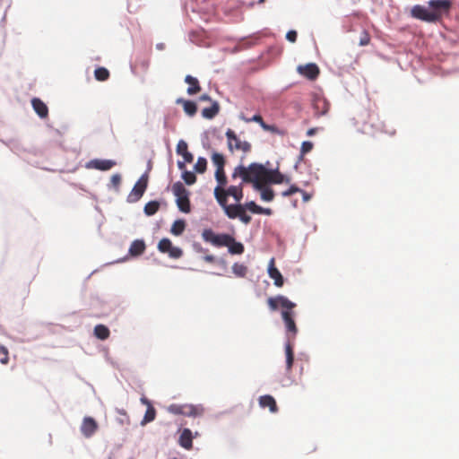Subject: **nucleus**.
Instances as JSON below:
<instances>
[{
	"mask_svg": "<svg viewBox=\"0 0 459 459\" xmlns=\"http://www.w3.org/2000/svg\"><path fill=\"white\" fill-rule=\"evenodd\" d=\"M140 401H141V403H142L143 404H145V405L147 406V408H148L150 405H152V404L151 403V402H150V401H149L145 396L141 397Z\"/></svg>",
	"mask_w": 459,
	"mask_h": 459,
	"instance_id": "3c124183",
	"label": "nucleus"
},
{
	"mask_svg": "<svg viewBox=\"0 0 459 459\" xmlns=\"http://www.w3.org/2000/svg\"><path fill=\"white\" fill-rule=\"evenodd\" d=\"M311 100L315 116L321 117L327 114L330 108V102L323 95L314 93Z\"/></svg>",
	"mask_w": 459,
	"mask_h": 459,
	"instance_id": "9d476101",
	"label": "nucleus"
},
{
	"mask_svg": "<svg viewBox=\"0 0 459 459\" xmlns=\"http://www.w3.org/2000/svg\"><path fill=\"white\" fill-rule=\"evenodd\" d=\"M300 193L303 195L304 201H308L310 199V195L307 192L302 190Z\"/></svg>",
	"mask_w": 459,
	"mask_h": 459,
	"instance_id": "603ef678",
	"label": "nucleus"
},
{
	"mask_svg": "<svg viewBox=\"0 0 459 459\" xmlns=\"http://www.w3.org/2000/svg\"><path fill=\"white\" fill-rule=\"evenodd\" d=\"M146 248V246L143 242V240L136 239L132 242L130 248H129V254L132 256H138L142 255Z\"/></svg>",
	"mask_w": 459,
	"mask_h": 459,
	"instance_id": "4be33fe9",
	"label": "nucleus"
},
{
	"mask_svg": "<svg viewBox=\"0 0 459 459\" xmlns=\"http://www.w3.org/2000/svg\"><path fill=\"white\" fill-rule=\"evenodd\" d=\"M204 260L207 263H214L215 257L212 255H207L204 256Z\"/></svg>",
	"mask_w": 459,
	"mask_h": 459,
	"instance_id": "8fccbe9b",
	"label": "nucleus"
},
{
	"mask_svg": "<svg viewBox=\"0 0 459 459\" xmlns=\"http://www.w3.org/2000/svg\"><path fill=\"white\" fill-rule=\"evenodd\" d=\"M168 411L176 415L196 417L204 413V408L201 405L173 403L168 407Z\"/></svg>",
	"mask_w": 459,
	"mask_h": 459,
	"instance_id": "39448f33",
	"label": "nucleus"
},
{
	"mask_svg": "<svg viewBox=\"0 0 459 459\" xmlns=\"http://www.w3.org/2000/svg\"><path fill=\"white\" fill-rule=\"evenodd\" d=\"M273 213L272 209L261 207V212L258 214L271 215Z\"/></svg>",
	"mask_w": 459,
	"mask_h": 459,
	"instance_id": "09e8293b",
	"label": "nucleus"
},
{
	"mask_svg": "<svg viewBox=\"0 0 459 459\" xmlns=\"http://www.w3.org/2000/svg\"><path fill=\"white\" fill-rule=\"evenodd\" d=\"M411 14L413 18L427 22H435L440 19V13H431L420 4L414 5L411 10Z\"/></svg>",
	"mask_w": 459,
	"mask_h": 459,
	"instance_id": "6e6552de",
	"label": "nucleus"
},
{
	"mask_svg": "<svg viewBox=\"0 0 459 459\" xmlns=\"http://www.w3.org/2000/svg\"><path fill=\"white\" fill-rule=\"evenodd\" d=\"M94 76H95L96 80L104 82L108 79L109 72L105 67H98L94 71Z\"/></svg>",
	"mask_w": 459,
	"mask_h": 459,
	"instance_id": "7c9ffc66",
	"label": "nucleus"
},
{
	"mask_svg": "<svg viewBox=\"0 0 459 459\" xmlns=\"http://www.w3.org/2000/svg\"><path fill=\"white\" fill-rule=\"evenodd\" d=\"M148 185V176L143 175L134 186L131 193L128 195L129 202H137L143 195Z\"/></svg>",
	"mask_w": 459,
	"mask_h": 459,
	"instance_id": "9b49d317",
	"label": "nucleus"
},
{
	"mask_svg": "<svg viewBox=\"0 0 459 459\" xmlns=\"http://www.w3.org/2000/svg\"><path fill=\"white\" fill-rule=\"evenodd\" d=\"M245 121L247 123L256 122L260 125L261 127H263V124H264L263 117L258 114L254 115L251 118H246Z\"/></svg>",
	"mask_w": 459,
	"mask_h": 459,
	"instance_id": "c03bdc74",
	"label": "nucleus"
},
{
	"mask_svg": "<svg viewBox=\"0 0 459 459\" xmlns=\"http://www.w3.org/2000/svg\"><path fill=\"white\" fill-rule=\"evenodd\" d=\"M31 105L34 111L41 118H46L48 116V108L47 105L39 98H33L31 100Z\"/></svg>",
	"mask_w": 459,
	"mask_h": 459,
	"instance_id": "aec40b11",
	"label": "nucleus"
},
{
	"mask_svg": "<svg viewBox=\"0 0 459 459\" xmlns=\"http://www.w3.org/2000/svg\"><path fill=\"white\" fill-rule=\"evenodd\" d=\"M429 4L434 9L432 13H438L441 16L442 13H448L451 8L452 2L450 0H430Z\"/></svg>",
	"mask_w": 459,
	"mask_h": 459,
	"instance_id": "2eb2a0df",
	"label": "nucleus"
},
{
	"mask_svg": "<svg viewBox=\"0 0 459 459\" xmlns=\"http://www.w3.org/2000/svg\"><path fill=\"white\" fill-rule=\"evenodd\" d=\"M229 252L232 255H241L244 253V245L240 242L236 241L235 238L232 237V241H230V246H227Z\"/></svg>",
	"mask_w": 459,
	"mask_h": 459,
	"instance_id": "393cba45",
	"label": "nucleus"
},
{
	"mask_svg": "<svg viewBox=\"0 0 459 459\" xmlns=\"http://www.w3.org/2000/svg\"><path fill=\"white\" fill-rule=\"evenodd\" d=\"M157 48H158L159 49H163V44H159V45H157Z\"/></svg>",
	"mask_w": 459,
	"mask_h": 459,
	"instance_id": "4d7b16f0",
	"label": "nucleus"
},
{
	"mask_svg": "<svg viewBox=\"0 0 459 459\" xmlns=\"http://www.w3.org/2000/svg\"><path fill=\"white\" fill-rule=\"evenodd\" d=\"M219 104L217 102H213V104L210 108H205L202 110V115L205 118H212L219 112Z\"/></svg>",
	"mask_w": 459,
	"mask_h": 459,
	"instance_id": "bb28decb",
	"label": "nucleus"
},
{
	"mask_svg": "<svg viewBox=\"0 0 459 459\" xmlns=\"http://www.w3.org/2000/svg\"><path fill=\"white\" fill-rule=\"evenodd\" d=\"M261 192V198L264 201L271 202L274 198V192L272 188L267 187V186H263L261 189H257Z\"/></svg>",
	"mask_w": 459,
	"mask_h": 459,
	"instance_id": "c85d7f7f",
	"label": "nucleus"
},
{
	"mask_svg": "<svg viewBox=\"0 0 459 459\" xmlns=\"http://www.w3.org/2000/svg\"><path fill=\"white\" fill-rule=\"evenodd\" d=\"M316 128H310V129H308V130H307V134L308 136H311V135H313V134H316Z\"/></svg>",
	"mask_w": 459,
	"mask_h": 459,
	"instance_id": "5fc2aeb1",
	"label": "nucleus"
},
{
	"mask_svg": "<svg viewBox=\"0 0 459 459\" xmlns=\"http://www.w3.org/2000/svg\"><path fill=\"white\" fill-rule=\"evenodd\" d=\"M215 178L218 182V186H221L224 187L227 184V177L224 171V169L218 168L215 171Z\"/></svg>",
	"mask_w": 459,
	"mask_h": 459,
	"instance_id": "2f4dec72",
	"label": "nucleus"
},
{
	"mask_svg": "<svg viewBox=\"0 0 459 459\" xmlns=\"http://www.w3.org/2000/svg\"><path fill=\"white\" fill-rule=\"evenodd\" d=\"M265 0H259V3L262 4L264 3Z\"/></svg>",
	"mask_w": 459,
	"mask_h": 459,
	"instance_id": "13d9d810",
	"label": "nucleus"
},
{
	"mask_svg": "<svg viewBox=\"0 0 459 459\" xmlns=\"http://www.w3.org/2000/svg\"><path fill=\"white\" fill-rule=\"evenodd\" d=\"M313 143L309 142V141H305L302 143L301 144V148H300V154L301 156H304L305 154L308 153L309 152H311V150L313 149Z\"/></svg>",
	"mask_w": 459,
	"mask_h": 459,
	"instance_id": "ea45409f",
	"label": "nucleus"
},
{
	"mask_svg": "<svg viewBox=\"0 0 459 459\" xmlns=\"http://www.w3.org/2000/svg\"><path fill=\"white\" fill-rule=\"evenodd\" d=\"M370 42V35L367 30H363L359 39V46H368Z\"/></svg>",
	"mask_w": 459,
	"mask_h": 459,
	"instance_id": "79ce46f5",
	"label": "nucleus"
},
{
	"mask_svg": "<svg viewBox=\"0 0 459 459\" xmlns=\"http://www.w3.org/2000/svg\"><path fill=\"white\" fill-rule=\"evenodd\" d=\"M300 192H302V189H300L299 187H298L295 185H292V186H290V187L289 189H287L286 191H283L281 193V195H282V196L288 197V196L292 195L293 194L300 193Z\"/></svg>",
	"mask_w": 459,
	"mask_h": 459,
	"instance_id": "a19ab883",
	"label": "nucleus"
},
{
	"mask_svg": "<svg viewBox=\"0 0 459 459\" xmlns=\"http://www.w3.org/2000/svg\"><path fill=\"white\" fill-rule=\"evenodd\" d=\"M172 192L176 196V203L178 209L185 213H189L191 211L189 192L181 182H176L172 186Z\"/></svg>",
	"mask_w": 459,
	"mask_h": 459,
	"instance_id": "20e7f679",
	"label": "nucleus"
},
{
	"mask_svg": "<svg viewBox=\"0 0 459 459\" xmlns=\"http://www.w3.org/2000/svg\"><path fill=\"white\" fill-rule=\"evenodd\" d=\"M214 197L228 218L232 220L238 218L246 225L251 222V216L244 213L240 204L243 199L242 183L238 186H230L227 189L217 186L214 188Z\"/></svg>",
	"mask_w": 459,
	"mask_h": 459,
	"instance_id": "7ed1b4c3",
	"label": "nucleus"
},
{
	"mask_svg": "<svg viewBox=\"0 0 459 459\" xmlns=\"http://www.w3.org/2000/svg\"><path fill=\"white\" fill-rule=\"evenodd\" d=\"M185 82L189 85L186 91L189 95L196 94L201 91L199 82L195 77H193L192 75H186Z\"/></svg>",
	"mask_w": 459,
	"mask_h": 459,
	"instance_id": "412c9836",
	"label": "nucleus"
},
{
	"mask_svg": "<svg viewBox=\"0 0 459 459\" xmlns=\"http://www.w3.org/2000/svg\"><path fill=\"white\" fill-rule=\"evenodd\" d=\"M207 160L205 158L199 157L195 165V170L198 173H204L206 170Z\"/></svg>",
	"mask_w": 459,
	"mask_h": 459,
	"instance_id": "c9c22d12",
	"label": "nucleus"
},
{
	"mask_svg": "<svg viewBox=\"0 0 459 459\" xmlns=\"http://www.w3.org/2000/svg\"><path fill=\"white\" fill-rule=\"evenodd\" d=\"M116 165V162L111 160H92L90 161L88 167L93 168L98 170H108Z\"/></svg>",
	"mask_w": 459,
	"mask_h": 459,
	"instance_id": "a211bd4d",
	"label": "nucleus"
},
{
	"mask_svg": "<svg viewBox=\"0 0 459 459\" xmlns=\"http://www.w3.org/2000/svg\"><path fill=\"white\" fill-rule=\"evenodd\" d=\"M268 274L270 278H272L274 281V285L277 287H282L284 283V279L281 273V272L275 266V259L271 258L268 264Z\"/></svg>",
	"mask_w": 459,
	"mask_h": 459,
	"instance_id": "4468645a",
	"label": "nucleus"
},
{
	"mask_svg": "<svg viewBox=\"0 0 459 459\" xmlns=\"http://www.w3.org/2000/svg\"><path fill=\"white\" fill-rule=\"evenodd\" d=\"M267 305L269 309L273 312L281 308V315L288 337V342L285 344L286 369L287 371H290L294 361L293 344L291 343V341L295 339L298 333V327L295 323L296 313L294 311L297 304L283 295H277L268 298Z\"/></svg>",
	"mask_w": 459,
	"mask_h": 459,
	"instance_id": "f257e3e1",
	"label": "nucleus"
},
{
	"mask_svg": "<svg viewBox=\"0 0 459 459\" xmlns=\"http://www.w3.org/2000/svg\"><path fill=\"white\" fill-rule=\"evenodd\" d=\"M155 417H156V410L152 405H150L145 411L144 417H143L141 424L143 426L146 425L147 423L153 421Z\"/></svg>",
	"mask_w": 459,
	"mask_h": 459,
	"instance_id": "cd10ccee",
	"label": "nucleus"
},
{
	"mask_svg": "<svg viewBox=\"0 0 459 459\" xmlns=\"http://www.w3.org/2000/svg\"><path fill=\"white\" fill-rule=\"evenodd\" d=\"M262 128L264 131L270 132V133L274 134L284 135V134H285L283 130L279 129L274 125H268V124L264 123V124H263V127Z\"/></svg>",
	"mask_w": 459,
	"mask_h": 459,
	"instance_id": "4c0bfd02",
	"label": "nucleus"
},
{
	"mask_svg": "<svg viewBox=\"0 0 459 459\" xmlns=\"http://www.w3.org/2000/svg\"><path fill=\"white\" fill-rule=\"evenodd\" d=\"M258 403L261 408H269V411L273 413H275L278 411V407L275 399L270 395L265 394L262 395L258 399Z\"/></svg>",
	"mask_w": 459,
	"mask_h": 459,
	"instance_id": "dca6fc26",
	"label": "nucleus"
},
{
	"mask_svg": "<svg viewBox=\"0 0 459 459\" xmlns=\"http://www.w3.org/2000/svg\"><path fill=\"white\" fill-rule=\"evenodd\" d=\"M297 37H298V34H297V31L296 30H289L286 34V39L291 42V43H294L296 42L297 40Z\"/></svg>",
	"mask_w": 459,
	"mask_h": 459,
	"instance_id": "a18cd8bd",
	"label": "nucleus"
},
{
	"mask_svg": "<svg viewBox=\"0 0 459 459\" xmlns=\"http://www.w3.org/2000/svg\"><path fill=\"white\" fill-rule=\"evenodd\" d=\"M202 100H210V97L207 94H204L200 98Z\"/></svg>",
	"mask_w": 459,
	"mask_h": 459,
	"instance_id": "6e6d98bb",
	"label": "nucleus"
},
{
	"mask_svg": "<svg viewBox=\"0 0 459 459\" xmlns=\"http://www.w3.org/2000/svg\"><path fill=\"white\" fill-rule=\"evenodd\" d=\"M99 429L98 422L90 416L84 417L80 428L81 433L86 438L91 437Z\"/></svg>",
	"mask_w": 459,
	"mask_h": 459,
	"instance_id": "f8f14e48",
	"label": "nucleus"
},
{
	"mask_svg": "<svg viewBox=\"0 0 459 459\" xmlns=\"http://www.w3.org/2000/svg\"><path fill=\"white\" fill-rule=\"evenodd\" d=\"M109 329L104 325H97L94 327L95 337L101 341L107 340L109 337Z\"/></svg>",
	"mask_w": 459,
	"mask_h": 459,
	"instance_id": "b1692460",
	"label": "nucleus"
},
{
	"mask_svg": "<svg viewBox=\"0 0 459 459\" xmlns=\"http://www.w3.org/2000/svg\"><path fill=\"white\" fill-rule=\"evenodd\" d=\"M232 272L238 277H245L247 273V267L242 264L235 263L232 265Z\"/></svg>",
	"mask_w": 459,
	"mask_h": 459,
	"instance_id": "473e14b6",
	"label": "nucleus"
},
{
	"mask_svg": "<svg viewBox=\"0 0 459 459\" xmlns=\"http://www.w3.org/2000/svg\"><path fill=\"white\" fill-rule=\"evenodd\" d=\"M202 238L205 242L211 243L217 247L230 246V241H232V236L230 234H215L212 230L205 229L202 232Z\"/></svg>",
	"mask_w": 459,
	"mask_h": 459,
	"instance_id": "423d86ee",
	"label": "nucleus"
},
{
	"mask_svg": "<svg viewBox=\"0 0 459 459\" xmlns=\"http://www.w3.org/2000/svg\"><path fill=\"white\" fill-rule=\"evenodd\" d=\"M298 72L299 74L305 76L309 80H315L319 75V68L314 63H309L305 65H299Z\"/></svg>",
	"mask_w": 459,
	"mask_h": 459,
	"instance_id": "ddd939ff",
	"label": "nucleus"
},
{
	"mask_svg": "<svg viewBox=\"0 0 459 459\" xmlns=\"http://www.w3.org/2000/svg\"><path fill=\"white\" fill-rule=\"evenodd\" d=\"M242 208L244 211V213H247L246 211L248 210L249 212L253 213L258 214L259 212H261V206L257 205L254 201H250L246 203L245 204H242Z\"/></svg>",
	"mask_w": 459,
	"mask_h": 459,
	"instance_id": "72a5a7b5",
	"label": "nucleus"
},
{
	"mask_svg": "<svg viewBox=\"0 0 459 459\" xmlns=\"http://www.w3.org/2000/svg\"><path fill=\"white\" fill-rule=\"evenodd\" d=\"M186 229V221L184 220H177L173 222L170 232L175 236H180Z\"/></svg>",
	"mask_w": 459,
	"mask_h": 459,
	"instance_id": "a878e982",
	"label": "nucleus"
},
{
	"mask_svg": "<svg viewBox=\"0 0 459 459\" xmlns=\"http://www.w3.org/2000/svg\"><path fill=\"white\" fill-rule=\"evenodd\" d=\"M160 207V204L157 201H151L144 206V212L148 216L155 214Z\"/></svg>",
	"mask_w": 459,
	"mask_h": 459,
	"instance_id": "c756f323",
	"label": "nucleus"
},
{
	"mask_svg": "<svg viewBox=\"0 0 459 459\" xmlns=\"http://www.w3.org/2000/svg\"><path fill=\"white\" fill-rule=\"evenodd\" d=\"M179 445L185 449L190 450L193 447V434L189 429H184L179 436Z\"/></svg>",
	"mask_w": 459,
	"mask_h": 459,
	"instance_id": "6ab92c4d",
	"label": "nucleus"
},
{
	"mask_svg": "<svg viewBox=\"0 0 459 459\" xmlns=\"http://www.w3.org/2000/svg\"><path fill=\"white\" fill-rule=\"evenodd\" d=\"M232 178H240L242 184L250 183L255 189H261L268 184L290 183L278 169H268L263 164L253 162L248 166L238 165L232 173Z\"/></svg>",
	"mask_w": 459,
	"mask_h": 459,
	"instance_id": "f03ea898",
	"label": "nucleus"
},
{
	"mask_svg": "<svg viewBox=\"0 0 459 459\" xmlns=\"http://www.w3.org/2000/svg\"><path fill=\"white\" fill-rule=\"evenodd\" d=\"M158 250L161 253L168 254L170 258L178 259L183 255L180 247H174L169 238H162L158 244Z\"/></svg>",
	"mask_w": 459,
	"mask_h": 459,
	"instance_id": "1a4fd4ad",
	"label": "nucleus"
},
{
	"mask_svg": "<svg viewBox=\"0 0 459 459\" xmlns=\"http://www.w3.org/2000/svg\"><path fill=\"white\" fill-rule=\"evenodd\" d=\"M187 152H188V150H187V143L185 141L180 140L178 143V144H177V152H178V154L183 155V153H186Z\"/></svg>",
	"mask_w": 459,
	"mask_h": 459,
	"instance_id": "37998d69",
	"label": "nucleus"
},
{
	"mask_svg": "<svg viewBox=\"0 0 459 459\" xmlns=\"http://www.w3.org/2000/svg\"><path fill=\"white\" fill-rule=\"evenodd\" d=\"M150 65L149 58L141 57L134 61L131 65L133 74L138 75L140 74L146 73Z\"/></svg>",
	"mask_w": 459,
	"mask_h": 459,
	"instance_id": "f3484780",
	"label": "nucleus"
},
{
	"mask_svg": "<svg viewBox=\"0 0 459 459\" xmlns=\"http://www.w3.org/2000/svg\"><path fill=\"white\" fill-rule=\"evenodd\" d=\"M185 163H186L185 161H178V169H181V170L185 169V168H186Z\"/></svg>",
	"mask_w": 459,
	"mask_h": 459,
	"instance_id": "864d4df0",
	"label": "nucleus"
},
{
	"mask_svg": "<svg viewBox=\"0 0 459 459\" xmlns=\"http://www.w3.org/2000/svg\"><path fill=\"white\" fill-rule=\"evenodd\" d=\"M212 160L213 164L216 166V169H218V168L224 169L225 160H224V157L222 154L214 152L212 155Z\"/></svg>",
	"mask_w": 459,
	"mask_h": 459,
	"instance_id": "f704fd0d",
	"label": "nucleus"
},
{
	"mask_svg": "<svg viewBox=\"0 0 459 459\" xmlns=\"http://www.w3.org/2000/svg\"><path fill=\"white\" fill-rule=\"evenodd\" d=\"M182 178L187 185H193L196 181V176L195 175V173L188 170L183 171Z\"/></svg>",
	"mask_w": 459,
	"mask_h": 459,
	"instance_id": "e433bc0d",
	"label": "nucleus"
},
{
	"mask_svg": "<svg viewBox=\"0 0 459 459\" xmlns=\"http://www.w3.org/2000/svg\"><path fill=\"white\" fill-rule=\"evenodd\" d=\"M227 137V144L229 151L233 152L234 151H241L244 153H247L251 151V143L247 141H241L236 133L229 128L225 134Z\"/></svg>",
	"mask_w": 459,
	"mask_h": 459,
	"instance_id": "0eeeda50",
	"label": "nucleus"
},
{
	"mask_svg": "<svg viewBox=\"0 0 459 459\" xmlns=\"http://www.w3.org/2000/svg\"><path fill=\"white\" fill-rule=\"evenodd\" d=\"M9 361V352L8 349L4 346L0 345V362L4 365L7 364Z\"/></svg>",
	"mask_w": 459,
	"mask_h": 459,
	"instance_id": "58836bf2",
	"label": "nucleus"
},
{
	"mask_svg": "<svg viewBox=\"0 0 459 459\" xmlns=\"http://www.w3.org/2000/svg\"><path fill=\"white\" fill-rule=\"evenodd\" d=\"M110 182L114 187H118L121 183V177L118 174L113 175L111 177Z\"/></svg>",
	"mask_w": 459,
	"mask_h": 459,
	"instance_id": "49530a36",
	"label": "nucleus"
},
{
	"mask_svg": "<svg viewBox=\"0 0 459 459\" xmlns=\"http://www.w3.org/2000/svg\"><path fill=\"white\" fill-rule=\"evenodd\" d=\"M177 102L183 104L184 111L190 117H193L197 111L196 104L194 101L178 99Z\"/></svg>",
	"mask_w": 459,
	"mask_h": 459,
	"instance_id": "5701e85b",
	"label": "nucleus"
},
{
	"mask_svg": "<svg viewBox=\"0 0 459 459\" xmlns=\"http://www.w3.org/2000/svg\"><path fill=\"white\" fill-rule=\"evenodd\" d=\"M184 161L187 163H191L194 160V156L191 152H187L186 153H183Z\"/></svg>",
	"mask_w": 459,
	"mask_h": 459,
	"instance_id": "de8ad7c7",
	"label": "nucleus"
}]
</instances>
